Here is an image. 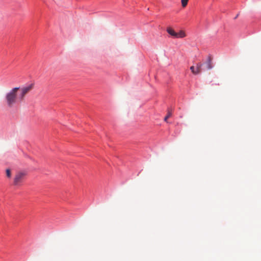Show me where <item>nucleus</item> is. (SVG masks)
Returning a JSON list of instances; mask_svg holds the SVG:
<instances>
[{
    "label": "nucleus",
    "instance_id": "f257e3e1",
    "mask_svg": "<svg viewBox=\"0 0 261 261\" xmlns=\"http://www.w3.org/2000/svg\"><path fill=\"white\" fill-rule=\"evenodd\" d=\"M34 88V84L31 83L25 86L15 87L7 92L5 95V102L7 106L11 108L18 101L22 102L27 94Z\"/></svg>",
    "mask_w": 261,
    "mask_h": 261
},
{
    "label": "nucleus",
    "instance_id": "7ed1b4c3",
    "mask_svg": "<svg viewBox=\"0 0 261 261\" xmlns=\"http://www.w3.org/2000/svg\"><path fill=\"white\" fill-rule=\"evenodd\" d=\"M167 32L174 38H183L186 36V32L182 30H180L179 32L176 33L173 29L168 28Z\"/></svg>",
    "mask_w": 261,
    "mask_h": 261
},
{
    "label": "nucleus",
    "instance_id": "423d86ee",
    "mask_svg": "<svg viewBox=\"0 0 261 261\" xmlns=\"http://www.w3.org/2000/svg\"><path fill=\"white\" fill-rule=\"evenodd\" d=\"M189 0H181V6L182 7H185L188 4Z\"/></svg>",
    "mask_w": 261,
    "mask_h": 261
},
{
    "label": "nucleus",
    "instance_id": "6e6552de",
    "mask_svg": "<svg viewBox=\"0 0 261 261\" xmlns=\"http://www.w3.org/2000/svg\"><path fill=\"white\" fill-rule=\"evenodd\" d=\"M6 172L7 176L8 178H10L11 177V170L9 169H6Z\"/></svg>",
    "mask_w": 261,
    "mask_h": 261
},
{
    "label": "nucleus",
    "instance_id": "20e7f679",
    "mask_svg": "<svg viewBox=\"0 0 261 261\" xmlns=\"http://www.w3.org/2000/svg\"><path fill=\"white\" fill-rule=\"evenodd\" d=\"M202 66V64L199 63L196 64V67L194 66H191L190 67V70L193 74H198L201 72Z\"/></svg>",
    "mask_w": 261,
    "mask_h": 261
},
{
    "label": "nucleus",
    "instance_id": "f03ea898",
    "mask_svg": "<svg viewBox=\"0 0 261 261\" xmlns=\"http://www.w3.org/2000/svg\"><path fill=\"white\" fill-rule=\"evenodd\" d=\"M27 173L24 171H19L17 172L14 176L13 184L15 186H19L24 180Z\"/></svg>",
    "mask_w": 261,
    "mask_h": 261
},
{
    "label": "nucleus",
    "instance_id": "0eeeda50",
    "mask_svg": "<svg viewBox=\"0 0 261 261\" xmlns=\"http://www.w3.org/2000/svg\"><path fill=\"white\" fill-rule=\"evenodd\" d=\"M172 115V113L171 111H170L169 110L168 111V114L167 115V116L165 117L164 118V120L165 121H167V119H168V118H169L170 117H171Z\"/></svg>",
    "mask_w": 261,
    "mask_h": 261
},
{
    "label": "nucleus",
    "instance_id": "39448f33",
    "mask_svg": "<svg viewBox=\"0 0 261 261\" xmlns=\"http://www.w3.org/2000/svg\"><path fill=\"white\" fill-rule=\"evenodd\" d=\"M206 67L207 69H211L213 68L212 60L209 58L206 63Z\"/></svg>",
    "mask_w": 261,
    "mask_h": 261
}]
</instances>
